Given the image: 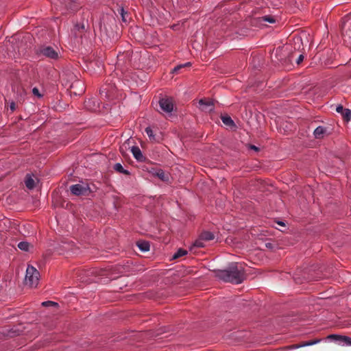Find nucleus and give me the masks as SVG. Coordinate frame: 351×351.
Here are the masks:
<instances>
[{
  "instance_id": "nucleus-1",
  "label": "nucleus",
  "mask_w": 351,
  "mask_h": 351,
  "mask_svg": "<svg viewBox=\"0 0 351 351\" xmlns=\"http://www.w3.org/2000/svg\"><path fill=\"white\" fill-rule=\"evenodd\" d=\"M215 276L219 279L232 284H241L245 278L244 269L238 267L237 263H232L230 266L226 269L214 270Z\"/></svg>"
},
{
  "instance_id": "nucleus-2",
  "label": "nucleus",
  "mask_w": 351,
  "mask_h": 351,
  "mask_svg": "<svg viewBox=\"0 0 351 351\" xmlns=\"http://www.w3.org/2000/svg\"><path fill=\"white\" fill-rule=\"evenodd\" d=\"M88 12H82V21L80 23H76L71 30V33L75 38H80L85 35L90 29V26L88 21Z\"/></svg>"
},
{
  "instance_id": "nucleus-3",
  "label": "nucleus",
  "mask_w": 351,
  "mask_h": 351,
  "mask_svg": "<svg viewBox=\"0 0 351 351\" xmlns=\"http://www.w3.org/2000/svg\"><path fill=\"white\" fill-rule=\"evenodd\" d=\"M40 278L39 271L33 266L28 265L26 269L25 283L31 288L36 287Z\"/></svg>"
},
{
  "instance_id": "nucleus-4",
  "label": "nucleus",
  "mask_w": 351,
  "mask_h": 351,
  "mask_svg": "<svg viewBox=\"0 0 351 351\" xmlns=\"http://www.w3.org/2000/svg\"><path fill=\"white\" fill-rule=\"evenodd\" d=\"M70 76L71 80H74L69 86L71 95H82L85 91L84 83L82 80L76 79V76L72 73L70 74Z\"/></svg>"
},
{
  "instance_id": "nucleus-5",
  "label": "nucleus",
  "mask_w": 351,
  "mask_h": 351,
  "mask_svg": "<svg viewBox=\"0 0 351 351\" xmlns=\"http://www.w3.org/2000/svg\"><path fill=\"white\" fill-rule=\"evenodd\" d=\"M198 108L203 112H211L215 110V104L212 99L204 98L199 100Z\"/></svg>"
},
{
  "instance_id": "nucleus-6",
  "label": "nucleus",
  "mask_w": 351,
  "mask_h": 351,
  "mask_svg": "<svg viewBox=\"0 0 351 351\" xmlns=\"http://www.w3.org/2000/svg\"><path fill=\"white\" fill-rule=\"evenodd\" d=\"M38 54L43 55L47 58L54 60H56L59 58V53L50 46L43 47L40 48Z\"/></svg>"
},
{
  "instance_id": "nucleus-7",
  "label": "nucleus",
  "mask_w": 351,
  "mask_h": 351,
  "mask_svg": "<svg viewBox=\"0 0 351 351\" xmlns=\"http://www.w3.org/2000/svg\"><path fill=\"white\" fill-rule=\"evenodd\" d=\"M70 190L72 194L77 196L88 195L90 192V189L88 186H83L80 184L71 185Z\"/></svg>"
},
{
  "instance_id": "nucleus-8",
  "label": "nucleus",
  "mask_w": 351,
  "mask_h": 351,
  "mask_svg": "<svg viewBox=\"0 0 351 351\" xmlns=\"http://www.w3.org/2000/svg\"><path fill=\"white\" fill-rule=\"evenodd\" d=\"M159 105L161 110L167 113H171L173 110V103L171 98L165 97L159 100Z\"/></svg>"
},
{
  "instance_id": "nucleus-9",
  "label": "nucleus",
  "mask_w": 351,
  "mask_h": 351,
  "mask_svg": "<svg viewBox=\"0 0 351 351\" xmlns=\"http://www.w3.org/2000/svg\"><path fill=\"white\" fill-rule=\"evenodd\" d=\"M150 173H152L153 176L158 178L163 182H168L169 180V175L166 174L165 172L161 169H153L152 171H150Z\"/></svg>"
},
{
  "instance_id": "nucleus-10",
  "label": "nucleus",
  "mask_w": 351,
  "mask_h": 351,
  "mask_svg": "<svg viewBox=\"0 0 351 351\" xmlns=\"http://www.w3.org/2000/svg\"><path fill=\"white\" fill-rule=\"evenodd\" d=\"M131 152L134 158L138 162H143L145 160V157L142 154L141 150L138 146H132Z\"/></svg>"
},
{
  "instance_id": "nucleus-11",
  "label": "nucleus",
  "mask_w": 351,
  "mask_h": 351,
  "mask_svg": "<svg viewBox=\"0 0 351 351\" xmlns=\"http://www.w3.org/2000/svg\"><path fill=\"white\" fill-rule=\"evenodd\" d=\"M320 341H321V339H315L311 340V341H303L298 344L292 345L291 348L298 349V348H303V347H306V346H310L315 345Z\"/></svg>"
},
{
  "instance_id": "nucleus-12",
  "label": "nucleus",
  "mask_w": 351,
  "mask_h": 351,
  "mask_svg": "<svg viewBox=\"0 0 351 351\" xmlns=\"http://www.w3.org/2000/svg\"><path fill=\"white\" fill-rule=\"evenodd\" d=\"M326 133V128L324 126H318L317 127L314 132L313 135L315 138L317 139H321L323 138L325 134Z\"/></svg>"
},
{
  "instance_id": "nucleus-13",
  "label": "nucleus",
  "mask_w": 351,
  "mask_h": 351,
  "mask_svg": "<svg viewBox=\"0 0 351 351\" xmlns=\"http://www.w3.org/2000/svg\"><path fill=\"white\" fill-rule=\"evenodd\" d=\"M341 32L344 37L351 38V22L343 23L341 25Z\"/></svg>"
},
{
  "instance_id": "nucleus-14",
  "label": "nucleus",
  "mask_w": 351,
  "mask_h": 351,
  "mask_svg": "<svg viewBox=\"0 0 351 351\" xmlns=\"http://www.w3.org/2000/svg\"><path fill=\"white\" fill-rule=\"evenodd\" d=\"M328 338L333 339L335 340L341 339L342 341L348 346H351V338L348 336H341L339 335H330Z\"/></svg>"
},
{
  "instance_id": "nucleus-15",
  "label": "nucleus",
  "mask_w": 351,
  "mask_h": 351,
  "mask_svg": "<svg viewBox=\"0 0 351 351\" xmlns=\"http://www.w3.org/2000/svg\"><path fill=\"white\" fill-rule=\"evenodd\" d=\"M25 184L28 189H33L35 187V182L32 175L29 173L26 175Z\"/></svg>"
},
{
  "instance_id": "nucleus-16",
  "label": "nucleus",
  "mask_w": 351,
  "mask_h": 351,
  "mask_svg": "<svg viewBox=\"0 0 351 351\" xmlns=\"http://www.w3.org/2000/svg\"><path fill=\"white\" fill-rule=\"evenodd\" d=\"M138 249L143 252H148L150 248V245L148 241H139L136 243Z\"/></svg>"
},
{
  "instance_id": "nucleus-17",
  "label": "nucleus",
  "mask_w": 351,
  "mask_h": 351,
  "mask_svg": "<svg viewBox=\"0 0 351 351\" xmlns=\"http://www.w3.org/2000/svg\"><path fill=\"white\" fill-rule=\"evenodd\" d=\"M199 237H201V239H203L204 241H212L215 239L214 234L210 231L202 232Z\"/></svg>"
},
{
  "instance_id": "nucleus-18",
  "label": "nucleus",
  "mask_w": 351,
  "mask_h": 351,
  "mask_svg": "<svg viewBox=\"0 0 351 351\" xmlns=\"http://www.w3.org/2000/svg\"><path fill=\"white\" fill-rule=\"evenodd\" d=\"M222 122L227 126L230 128L234 127L235 124L232 118L228 115H223L221 117Z\"/></svg>"
},
{
  "instance_id": "nucleus-19",
  "label": "nucleus",
  "mask_w": 351,
  "mask_h": 351,
  "mask_svg": "<svg viewBox=\"0 0 351 351\" xmlns=\"http://www.w3.org/2000/svg\"><path fill=\"white\" fill-rule=\"evenodd\" d=\"M114 169L117 171V172H119L120 173H123L124 175H126V176H130V172L126 169H125L122 165L119 162H117L114 165Z\"/></svg>"
},
{
  "instance_id": "nucleus-20",
  "label": "nucleus",
  "mask_w": 351,
  "mask_h": 351,
  "mask_svg": "<svg viewBox=\"0 0 351 351\" xmlns=\"http://www.w3.org/2000/svg\"><path fill=\"white\" fill-rule=\"evenodd\" d=\"M100 94H104L106 97H111L112 96V87H103L100 90Z\"/></svg>"
},
{
  "instance_id": "nucleus-21",
  "label": "nucleus",
  "mask_w": 351,
  "mask_h": 351,
  "mask_svg": "<svg viewBox=\"0 0 351 351\" xmlns=\"http://www.w3.org/2000/svg\"><path fill=\"white\" fill-rule=\"evenodd\" d=\"M187 254H188L187 250L182 249V248H179L176 251V252H175V254L173 255L172 259H176V258H180L182 256L186 255Z\"/></svg>"
},
{
  "instance_id": "nucleus-22",
  "label": "nucleus",
  "mask_w": 351,
  "mask_h": 351,
  "mask_svg": "<svg viewBox=\"0 0 351 351\" xmlns=\"http://www.w3.org/2000/svg\"><path fill=\"white\" fill-rule=\"evenodd\" d=\"M191 66V63L190 62H186L182 64H179L173 69L171 73H177L181 69L184 68L186 66Z\"/></svg>"
},
{
  "instance_id": "nucleus-23",
  "label": "nucleus",
  "mask_w": 351,
  "mask_h": 351,
  "mask_svg": "<svg viewBox=\"0 0 351 351\" xmlns=\"http://www.w3.org/2000/svg\"><path fill=\"white\" fill-rule=\"evenodd\" d=\"M18 247L23 251L27 252L29 247V243L27 241H21L18 244Z\"/></svg>"
},
{
  "instance_id": "nucleus-24",
  "label": "nucleus",
  "mask_w": 351,
  "mask_h": 351,
  "mask_svg": "<svg viewBox=\"0 0 351 351\" xmlns=\"http://www.w3.org/2000/svg\"><path fill=\"white\" fill-rule=\"evenodd\" d=\"M92 104L95 106V100L93 99H88L84 102L85 107L89 110H94V108L92 107Z\"/></svg>"
},
{
  "instance_id": "nucleus-25",
  "label": "nucleus",
  "mask_w": 351,
  "mask_h": 351,
  "mask_svg": "<svg viewBox=\"0 0 351 351\" xmlns=\"http://www.w3.org/2000/svg\"><path fill=\"white\" fill-rule=\"evenodd\" d=\"M261 19L263 21L268 22L269 23H274L276 22V19L270 15L263 16Z\"/></svg>"
},
{
  "instance_id": "nucleus-26",
  "label": "nucleus",
  "mask_w": 351,
  "mask_h": 351,
  "mask_svg": "<svg viewBox=\"0 0 351 351\" xmlns=\"http://www.w3.org/2000/svg\"><path fill=\"white\" fill-rule=\"evenodd\" d=\"M145 132H146V134H147V136H149V139L151 141H155L156 140L155 136L154 135L153 130H152V129L150 127H147L145 128Z\"/></svg>"
},
{
  "instance_id": "nucleus-27",
  "label": "nucleus",
  "mask_w": 351,
  "mask_h": 351,
  "mask_svg": "<svg viewBox=\"0 0 351 351\" xmlns=\"http://www.w3.org/2000/svg\"><path fill=\"white\" fill-rule=\"evenodd\" d=\"M204 240L201 239V237L199 236V238L194 242L193 245L196 247H204Z\"/></svg>"
},
{
  "instance_id": "nucleus-28",
  "label": "nucleus",
  "mask_w": 351,
  "mask_h": 351,
  "mask_svg": "<svg viewBox=\"0 0 351 351\" xmlns=\"http://www.w3.org/2000/svg\"><path fill=\"white\" fill-rule=\"evenodd\" d=\"M343 117L348 121L351 119V110L349 109H346L344 112L341 114Z\"/></svg>"
},
{
  "instance_id": "nucleus-29",
  "label": "nucleus",
  "mask_w": 351,
  "mask_h": 351,
  "mask_svg": "<svg viewBox=\"0 0 351 351\" xmlns=\"http://www.w3.org/2000/svg\"><path fill=\"white\" fill-rule=\"evenodd\" d=\"M32 93L34 94V95L36 96L38 98H41L43 96L42 94L40 93L38 88L36 87H34L32 89Z\"/></svg>"
},
{
  "instance_id": "nucleus-30",
  "label": "nucleus",
  "mask_w": 351,
  "mask_h": 351,
  "mask_svg": "<svg viewBox=\"0 0 351 351\" xmlns=\"http://www.w3.org/2000/svg\"><path fill=\"white\" fill-rule=\"evenodd\" d=\"M42 305L44 306H58V303L55 302H52V301H46V302H43L42 303Z\"/></svg>"
},
{
  "instance_id": "nucleus-31",
  "label": "nucleus",
  "mask_w": 351,
  "mask_h": 351,
  "mask_svg": "<svg viewBox=\"0 0 351 351\" xmlns=\"http://www.w3.org/2000/svg\"><path fill=\"white\" fill-rule=\"evenodd\" d=\"M152 36L153 38L152 43L156 45V43L159 41L157 33L156 32H154L152 34Z\"/></svg>"
},
{
  "instance_id": "nucleus-32",
  "label": "nucleus",
  "mask_w": 351,
  "mask_h": 351,
  "mask_svg": "<svg viewBox=\"0 0 351 351\" xmlns=\"http://www.w3.org/2000/svg\"><path fill=\"white\" fill-rule=\"evenodd\" d=\"M345 110L346 109L343 108V106H341V105H339L336 108V111L337 112H339V113H341V114H342L344 112Z\"/></svg>"
},
{
  "instance_id": "nucleus-33",
  "label": "nucleus",
  "mask_w": 351,
  "mask_h": 351,
  "mask_svg": "<svg viewBox=\"0 0 351 351\" xmlns=\"http://www.w3.org/2000/svg\"><path fill=\"white\" fill-rule=\"evenodd\" d=\"M10 109L11 110V112H14L15 110H16V104L14 101H12L10 103Z\"/></svg>"
},
{
  "instance_id": "nucleus-34",
  "label": "nucleus",
  "mask_w": 351,
  "mask_h": 351,
  "mask_svg": "<svg viewBox=\"0 0 351 351\" xmlns=\"http://www.w3.org/2000/svg\"><path fill=\"white\" fill-rule=\"evenodd\" d=\"M304 60V55L303 54H300L298 58H297L296 60V63L298 64H300Z\"/></svg>"
},
{
  "instance_id": "nucleus-35",
  "label": "nucleus",
  "mask_w": 351,
  "mask_h": 351,
  "mask_svg": "<svg viewBox=\"0 0 351 351\" xmlns=\"http://www.w3.org/2000/svg\"><path fill=\"white\" fill-rule=\"evenodd\" d=\"M120 14H121L122 20L123 21H125V18H124L125 10L123 7L120 8Z\"/></svg>"
},
{
  "instance_id": "nucleus-36",
  "label": "nucleus",
  "mask_w": 351,
  "mask_h": 351,
  "mask_svg": "<svg viewBox=\"0 0 351 351\" xmlns=\"http://www.w3.org/2000/svg\"><path fill=\"white\" fill-rule=\"evenodd\" d=\"M250 148L252 149H254L255 151H258L259 150L258 147H257L256 146L253 145H250Z\"/></svg>"
},
{
  "instance_id": "nucleus-37",
  "label": "nucleus",
  "mask_w": 351,
  "mask_h": 351,
  "mask_svg": "<svg viewBox=\"0 0 351 351\" xmlns=\"http://www.w3.org/2000/svg\"><path fill=\"white\" fill-rule=\"evenodd\" d=\"M278 224L282 226H285V222L282 221H278Z\"/></svg>"
},
{
  "instance_id": "nucleus-38",
  "label": "nucleus",
  "mask_w": 351,
  "mask_h": 351,
  "mask_svg": "<svg viewBox=\"0 0 351 351\" xmlns=\"http://www.w3.org/2000/svg\"><path fill=\"white\" fill-rule=\"evenodd\" d=\"M176 26H177L176 25H173L171 26V28L172 29H176Z\"/></svg>"
},
{
  "instance_id": "nucleus-39",
  "label": "nucleus",
  "mask_w": 351,
  "mask_h": 351,
  "mask_svg": "<svg viewBox=\"0 0 351 351\" xmlns=\"http://www.w3.org/2000/svg\"><path fill=\"white\" fill-rule=\"evenodd\" d=\"M100 29L102 30V24L101 22L100 23Z\"/></svg>"
},
{
  "instance_id": "nucleus-40",
  "label": "nucleus",
  "mask_w": 351,
  "mask_h": 351,
  "mask_svg": "<svg viewBox=\"0 0 351 351\" xmlns=\"http://www.w3.org/2000/svg\"><path fill=\"white\" fill-rule=\"evenodd\" d=\"M71 1L75 2V0H71Z\"/></svg>"
}]
</instances>
